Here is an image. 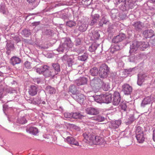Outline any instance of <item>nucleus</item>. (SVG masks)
<instances>
[{
	"label": "nucleus",
	"mask_w": 155,
	"mask_h": 155,
	"mask_svg": "<svg viewBox=\"0 0 155 155\" xmlns=\"http://www.w3.org/2000/svg\"><path fill=\"white\" fill-rule=\"evenodd\" d=\"M62 40L64 42L57 49V51L59 52H63L64 51H67L69 49L71 48L73 46V43L72 42L70 38H63Z\"/></svg>",
	"instance_id": "nucleus-1"
},
{
	"label": "nucleus",
	"mask_w": 155,
	"mask_h": 155,
	"mask_svg": "<svg viewBox=\"0 0 155 155\" xmlns=\"http://www.w3.org/2000/svg\"><path fill=\"white\" fill-rule=\"evenodd\" d=\"M99 74L100 77L102 78H106L107 76L108 72L109 71V68L105 64H100L98 65Z\"/></svg>",
	"instance_id": "nucleus-2"
},
{
	"label": "nucleus",
	"mask_w": 155,
	"mask_h": 155,
	"mask_svg": "<svg viewBox=\"0 0 155 155\" xmlns=\"http://www.w3.org/2000/svg\"><path fill=\"white\" fill-rule=\"evenodd\" d=\"M130 62H134L135 60V54H136V43L135 42L130 44Z\"/></svg>",
	"instance_id": "nucleus-3"
},
{
	"label": "nucleus",
	"mask_w": 155,
	"mask_h": 155,
	"mask_svg": "<svg viewBox=\"0 0 155 155\" xmlns=\"http://www.w3.org/2000/svg\"><path fill=\"white\" fill-rule=\"evenodd\" d=\"M134 6L133 1L132 0H127L120 7V9L123 11L127 10L129 9H132Z\"/></svg>",
	"instance_id": "nucleus-4"
},
{
	"label": "nucleus",
	"mask_w": 155,
	"mask_h": 155,
	"mask_svg": "<svg viewBox=\"0 0 155 155\" xmlns=\"http://www.w3.org/2000/svg\"><path fill=\"white\" fill-rule=\"evenodd\" d=\"M72 97L80 104H83L85 99L84 96L81 94L77 93L76 94L72 95Z\"/></svg>",
	"instance_id": "nucleus-5"
},
{
	"label": "nucleus",
	"mask_w": 155,
	"mask_h": 155,
	"mask_svg": "<svg viewBox=\"0 0 155 155\" xmlns=\"http://www.w3.org/2000/svg\"><path fill=\"white\" fill-rule=\"evenodd\" d=\"M102 83H103L102 81L99 78H94L91 81L90 85L93 87H101V85Z\"/></svg>",
	"instance_id": "nucleus-6"
},
{
	"label": "nucleus",
	"mask_w": 155,
	"mask_h": 155,
	"mask_svg": "<svg viewBox=\"0 0 155 155\" xmlns=\"http://www.w3.org/2000/svg\"><path fill=\"white\" fill-rule=\"evenodd\" d=\"M121 98L120 93L117 91L114 92V94L113 104L114 105H117L120 102Z\"/></svg>",
	"instance_id": "nucleus-7"
},
{
	"label": "nucleus",
	"mask_w": 155,
	"mask_h": 155,
	"mask_svg": "<svg viewBox=\"0 0 155 155\" xmlns=\"http://www.w3.org/2000/svg\"><path fill=\"white\" fill-rule=\"evenodd\" d=\"M132 90V87L128 84H124L122 86V91L125 95L130 94Z\"/></svg>",
	"instance_id": "nucleus-8"
},
{
	"label": "nucleus",
	"mask_w": 155,
	"mask_h": 155,
	"mask_svg": "<svg viewBox=\"0 0 155 155\" xmlns=\"http://www.w3.org/2000/svg\"><path fill=\"white\" fill-rule=\"evenodd\" d=\"M78 25L79 26V31L83 32L85 31L87 29L88 27L87 23V22H82L81 21H78Z\"/></svg>",
	"instance_id": "nucleus-9"
},
{
	"label": "nucleus",
	"mask_w": 155,
	"mask_h": 155,
	"mask_svg": "<svg viewBox=\"0 0 155 155\" xmlns=\"http://www.w3.org/2000/svg\"><path fill=\"white\" fill-rule=\"evenodd\" d=\"M49 67L47 65H42L39 67L36 66L35 68L36 72L39 74H43L44 75V73Z\"/></svg>",
	"instance_id": "nucleus-10"
},
{
	"label": "nucleus",
	"mask_w": 155,
	"mask_h": 155,
	"mask_svg": "<svg viewBox=\"0 0 155 155\" xmlns=\"http://www.w3.org/2000/svg\"><path fill=\"white\" fill-rule=\"evenodd\" d=\"M5 47V48L7 50L6 53L8 55L10 54L11 51L14 50V44L11 42L10 41H7Z\"/></svg>",
	"instance_id": "nucleus-11"
},
{
	"label": "nucleus",
	"mask_w": 155,
	"mask_h": 155,
	"mask_svg": "<svg viewBox=\"0 0 155 155\" xmlns=\"http://www.w3.org/2000/svg\"><path fill=\"white\" fill-rule=\"evenodd\" d=\"M89 36L92 40H97L100 37V34L97 30H93L90 31Z\"/></svg>",
	"instance_id": "nucleus-12"
},
{
	"label": "nucleus",
	"mask_w": 155,
	"mask_h": 155,
	"mask_svg": "<svg viewBox=\"0 0 155 155\" xmlns=\"http://www.w3.org/2000/svg\"><path fill=\"white\" fill-rule=\"evenodd\" d=\"M148 44L144 42L136 41V48L138 49L143 51L148 47Z\"/></svg>",
	"instance_id": "nucleus-13"
},
{
	"label": "nucleus",
	"mask_w": 155,
	"mask_h": 155,
	"mask_svg": "<svg viewBox=\"0 0 155 155\" xmlns=\"http://www.w3.org/2000/svg\"><path fill=\"white\" fill-rule=\"evenodd\" d=\"M86 113L91 115H96L99 113L97 109L93 107H88L86 109Z\"/></svg>",
	"instance_id": "nucleus-14"
},
{
	"label": "nucleus",
	"mask_w": 155,
	"mask_h": 155,
	"mask_svg": "<svg viewBox=\"0 0 155 155\" xmlns=\"http://www.w3.org/2000/svg\"><path fill=\"white\" fill-rule=\"evenodd\" d=\"M154 97L151 95L145 97L142 101L141 104V106L144 107L145 105L150 104V102L154 100Z\"/></svg>",
	"instance_id": "nucleus-15"
},
{
	"label": "nucleus",
	"mask_w": 155,
	"mask_h": 155,
	"mask_svg": "<svg viewBox=\"0 0 155 155\" xmlns=\"http://www.w3.org/2000/svg\"><path fill=\"white\" fill-rule=\"evenodd\" d=\"M125 38V35L124 34H120L114 37L112 39V42L114 43H117L121 41Z\"/></svg>",
	"instance_id": "nucleus-16"
},
{
	"label": "nucleus",
	"mask_w": 155,
	"mask_h": 155,
	"mask_svg": "<svg viewBox=\"0 0 155 155\" xmlns=\"http://www.w3.org/2000/svg\"><path fill=\"white\" fill-rule=\"evenodd\" d=\"M57 74L54 72L53 70L51 69H46L44 73V76L46 77H50L51 78H53L55 75Z\"/></svg>",
	"instance_id": "nucleus-17"
},
{
	"label": "nucleus",
	"mask_w": 155,
	"mask_h": 155,
	"mask_svg": "<svg viewBox=\"0 0 155 155\" xmlns=\"http://www.w3.org/2000/svg\"><path fill=\"white\" fill-rule=\"evenodd\" d=\"M143 34L146 38H151L155 35L154 31L151 29L145 31H143Z\"/></svg>",
	"instance_id": "nucleus-18"
},
{
	"label": "nucleus",
	"mask_w": 155,
	"mask_h": 155,
	"mask_svg": "<svg viewBox=\"0 0 155 155\" xmlns=\"http://www.w3.org/2000/svg\"><path fill=\"white\" fill-rule=\"evenodd\" d=\"M121 124V120H118L112 121L109 124V127L112 129H116Z\"/></svg>",
	"instance_id": "nucleus-19"
},
{
	"label": "nucleus",
	"mask_w": 155,
	"mask_h": 155,
	"mask_svg": "<svg viewBox=\"0 0 155 155\" xmlns=\"http://www.w3.org/2000/svg\"><path fill=\"white\" fill-rule=\"evenodd\" d=\"M136 139L139 143H142L145 140L143 132L141 131L139 134L136 133Z\"/></svg>",
	"instance_id": "nucleus-20"
},
{
	"label": "nucleus",
	"mask_w": 155,
	"mask_h": 155,
	"mask_svg": "<svg viewBox=\"0 0 155 155\" xmlns=\"http://www.w3.org/2000/svg\"><path fill=\"white\" fill-rule=\"evenodd\" d=\"M52 66L54 72L57 75L61 71L60 66L59 64L58 63H53L52 64Z\"/></svg>",
	"instance_id": "nucleus-21"
},
{
	"label": "nucleus",
	"mask_w": 155,
	"mask_h": 155,
	"mask_svg": "<svg viewBox=\"0 0 155 155\" xmlns=\"http://www.w3.org/2000/svg\"><path fill=\"white\" fill-rule=\"evenodd\" d=\"M26 131L27 132L34 135H36L38 132L37 128L33 127H27Z\"/></svg>",
	"instance_id": "nucleus-22"
},
{
	"label": "nucleus",
	"mask_w": 155,
	"mask_h": 155,
	"mask_svg": "<svg viewBox=\"0 0 155 155\" xmlns=\"http://www.w3.org/2000/svg\"><path fill=\"white\" fill-rule=\"evenodd\" d=\"M87 80L86 78L83 77L80 78L79 79L75 81V83L78 86L83 85L87 83Z\"/></svg>",
	"instance_id": "nucleus-23"
},
{
	"label": "nucleus",
	"mask_w": 155,
	"mask_h": 155,
	"mask_svg": "<svg viewBox=\"0 0 155 155\" xmlns=\"http://www.w3.org/2000/svg\"><path fill=\"white\" fill-rule=\"evenodd\" d=\"M102 16V18L98 23V25L100 27H102L103 24H105L109 22L106 15H103Z\"/></svg>",
	"instance_id": "nucleus-24"
},
{
	"label": "nucleus",
	"mask_w": 155,
	"mask_h": 155,
	"mask_svg": "<svg viewBox=\"0 0 155 155\" xmlns=\"http://www.w3.org/2000/svg\"><path fill=\"white\" fill-rule=\"evenodd\" d=\"M95 140L96 145H102L106 143V141L103 138L97 136L95 137Z\"/></svg>",
	"instance_id": "nucleus-25"
},
{
	"label": "nucleus",
	"mask_w": 155,
	"mask_h": 155,
	"mask_svg": "<svg viewBox=\"0 0 155 155\" xmlns=\"http://www.w3.org/2000/svg\"><path fill=\"white\" fill-rule=\"evenodd\" d=\"M67 142L71 144L78 146L79 145V143L75 139L72 137H68L66 138Z\"/></svg>",
	"instance_id": "nucleus-26"
},
{
	"label": "nucleus",
	"mask_w": 155,
	"mask_h": 155,
	"mask_svg": "<svg viewBox=\"0 0 155 155\" xmlns=\"http://www.w3.org/2000/svg\"><path fill=\"white\" fill-rule=\"evenodd\" d=\"M37 88L35 86L32 85L29 88L28 93L30 95L34 96L36 95L37 92Z\"/></svg>",
	"instance_id": "nucleus-27"
},
{
	"label": "nucleus",
	"mask_w": 155,
	"mask_h": 155,
	"mask_svg": "<svg viewBox=\"0 0 155 155\" xmlns=\"http://www.w3.org/2000/svg\"><path fill=\"white\" fill-rule=\"evenodd\" d=\"M137 76V84L138 85L141 86L144 81L146 75L144 74H138Z\"/></svg>",
	"instance_id": "nucleus-28"
},
{
	"label": "nucleus",
	"mask_w": 155,
	"mask_h": 155,
	"mask_svg": "<svg viewBox=\"0 0 155 155\" xmlns=\"http://www.w3.org/2000/svg\"><path fill=\"white\" fill-rule=\"evenodd\" d=\"M104 103H109L111 102L112 99L111 94L103 95Z\"/></svg>",
	"instance_id": "nucleus-29"
},
{
	"label": "nucleus",
	"mask_w": 155,
	"mask_h": 155,
	"mask_svg": "<svg viewBox=\"0 0 155 155\" xmlns=\"http://www.w3.org/2000/svg\"><path fill=\"white\" fill-rule=\"evenodd\" d=\"M147 4L150 10L155 9V0H148Z\"/></svg>",
	"instance_id": "nucleus-30"
},
{
	"label": "nucleus",
	"mask_w": 155,
	"mask_h": 155,
	"mask_svg": "<svg viewBox=\"0 0 155 155\" xmlns=\"http://www.w3.org/2000/svg\"><path fill=\"white\" fill-rule=\"evenodd\" d=\"M21 61V59L16 57H13L11 58L10 60V63L13 65L19 64Z\"/></svg>",
	"instance_id": "nucleus-31"
},
{
	"label": "nucleus",
	"mask_w": 155,
	"mask_h": 155,
	"mask_svg": "<svg viewBox=\"0 0 155 155\" xmlns=\"http://www.w3.org/2000/svg\"><path fill=\"white\" fill-rule=\"evenodd\" d=\"M0 12L5 15L7 14L8 13V9L4 3H2L0 5Z\"/></svg>",
	"instance_id": "nucleus-32"
},
{
	"label": "nucleus",
	"mask_w": 155,
	"mask_h": 155,
	"mask_svg": "<svg viewBox=\"0 0 155 155\" xmlns=\"http://www.w3.org/2000/svg\"><path fill=\"white\" fill-rule=\"evenodd\" d=\"M103 95H96L94 97L95 101L98 103H104Z\"/></svg>",
	"instance_id": "nucleus-33"
},
{
	"label": "nucleus",
	"mask_w": 155,
	"mask_h": 155,
	"mask_svg": "<svg viewBox=\"0 0 155 155\" xmlns=\"http://www.w3.org/2000/svg\"><path fill=\"white\" fill-rule=\"evenodd\" d=\"M90 73L92 76H97L99 73V70L97 67H94L90 70Z\"/></svg>",
	"instance_id": "nucleus-34"
},
{
	"label": "nucleus",
	"mask_w": 155,
	"mask_h": 155,
	"mask_svg": "<svg viewBox=\"0 0 155 155\" xmlns=\"http://www.w3.org/2000/svg\"><path fill=\"white\" fill-rule=\"evenodd\" d=\"M77 89L75 85H71L69 87V91L72 93V95L76 94Z\"/></svg>",
	"instance_id": "nucleus-35"
},
{
	"label": "nucleus",
	"mask_w": 155,
	"mask_h": 155,
	"mask_svg": "<svg viewBox=\"0 0 155 155\" xmlns=\"http://www.w3.org/2000/svg\"><path fill=\"white\" fill-rule=\"evenodd\" d=\"M46 90L50 94H55L56 91L54 88L50 86H47L46 87Z\"/></svg>",
	"instance_id": "nucleus-36"
},
{
	"label": "nucleus",
	"mask_w": 155,
	"mask_h": 155,
	"mask_svg": "<svg viewBox=\"0 0 155 155\" xmlns=\"http://www.w3.org/2000/svg\"><path fill=\"white\" fill-rule=\"evenodd\" d=\"M99 44L96 43H93L89 48V51L91 52H93L95 51L97 48L99 46Z\"/></svg>",
	"instance_id": "nucleus-37"
},
{
	"label": "nucleus",
	"mask_w": 155,
	"mask_h": 155,
	"mask_svg": "<svg viewBox=\"0 0 155 155\" xmlns=\"http://www.w3.org/2000/svg\"><path fill=\"white\" fill-rule=\"evenodd\" d=\"M128 120H126L125 122L127 125H128L131 123L134 120V115L131 114L128 118Z\"/></svg>",
	"instance_id": "nucleus-38"
},
{
	"label": "nucleus",
	"mask_w": 155,
	"mask_h": 155,
	"mask_svg": "<svg viewBox=\"0 0 155 155\" xmlns=\"http://www.w3.org/2000/svg\"><path fill=\"white\" fill-rule=\"evenodd\" d=\"M21 34L24 37H27L31 35V32L30 30L25 29L22 31Z\"/></svg>",
	"instance_id": "nucleus-39"
},
{
	"label": "nucleus",
	"mask_w": 155,
	"mask_h": 155,
	"mask_svg": "<svg viewBox=\"0 0 155 155\" xmlns=\"http://www.w3.org/2000/svg\"><path fill=\"white\" fill-rule=\"evenodd\" d=\"M87 54L86 53H84L82 55L78 56V59L81 61H84L87 60Z\"/></svg>",
	"instance_id": "nucleus-40"
},
{
	"label": "nucleus",
	"mask_w": 155,
	"mask_h": 155,
	"mask_svg": "<svg viewBox=\"0 0 155 155\" xmlns=\"http://www.w3.org/2000/svg\"><path fill=\"white\" fill-rule=\"evenodd\" d=\"M9 67L4 65L2 68L1 69V71L4 74H6L9 72L10 70Z\"/></svg>",
	"instance_id": "nucleus-41"
},
{
	"label": "nucleus",
	"mask_w": 155,
	"mask_h": 155,
	"mask_svg": "<svg viewBox=\"0 0 155 155\" xmlns=\"http://www.w3.org/2000/svg\"><path fill=\"white\" fill-rule=\"evenodd\" d=\"M72 118L74 119L81 118L83 116L80 113L75 112L72 113Z\"/></svg>",
	"instance_id": "nucleus-42"
},
{
	"label": "nucleus",
	"mask_w": 155,
	"mask_h": 155,
	"mask_svg": "<svg viewBox=\"0 0 155 155\" xmlns=\"http://www.w3.org/2000/svg\"><path fill=\"white\" fill-rule=\"evenodd\" d=\"M67 26L71 28L76 25V23L74 21L72 20H70L67 21L66 23Z\"/></svg>",
	"instance_id": "nucleus-43"
},
{
	"label": "nucleus",
	"mask_w": 155,
	"mask_h": 155,
	"mask_svg": "<svg viewBox=\"0 0 155 155\" xmlns=\"http://www.w3.org/2000/svg\"><path fill=\"white\" fill-rule=\"evenodd\" d=\"M94 120L98 122H101L104 121L105 120L104 117L101 116H97L94 117Z\"/></svg>",
	"instance_id": "nucleus-44"
},
{
	"label": "nucleus",
	"mask_w": 155,
	"mask_h": 155,
	"mask_svg": "<svg viewBox=\"0 0 155 155\" xmlns=\"http://www.w3.org/2000/svg\"><path fill=\"white\" fill-rule=\"evenodd\" d=\"M74 43L76 46H78L81 45L82 42L80 38H77L75 39Z\"/></svg>",
	"instance_id": "nucleus-45"
},
{
	"label": "nucleus",
	"mask_w": 155,
	"mask_h": 155,
	"mask_svg": "<svg viewBox=\"0 0 155 155\" xmlns=\"http://www.w3.org/2000/svg\"><path fill=\"white\" fill-rule=\"evenodd\" d=\"M91 134L87 132L83 134L84 138L87 141L90 140L91 137Z\"/></svg>",
	"instance_id": "nucleus-46"
},
{
	"label": "nucleus",
	"mask_w": 155,
	"mask_h": 155,
	"mask_svg": "<svg viewBox=\"0 0 155 155\" xmlns=\"http://www.w3.org/2000/svg\"><path fill=\"white\" fill-rule=\"evenodd\" d=\"M102 82L103 83L101 84V87H102L105 91H107L110 88V86L108 83H104L103 81Z\"/></svg>",
	"instance_id": "nucleus-47"
},
{
	"label": "nucleus",
	"mask_w": 155,
	"mask_h": 155,
	"mask_svg": "<svg viewBox=\"0 0 155 155\" xmlns=\"http://www.w3.org/2000/svg\"><path fill=\"white\" fill-rule=\"evenodd\" d=\"M33 104H39L41 102V98L38 97H37L33 98Z\"/></svg>",
	"instance_id": "nucleus-48"
},
{
	"label": "nucleus",
	"mask_w": 155,
	"mask_h": 155,
	"mask_svg": "<svg viewBox=\"0 0 155 155\" xmlns=\"http://www.w3.org/2000/svg\"><path fill=\"white\" fill-rule=\"evenodd\" d=\"M43 32L44 34L51 35L53 34V31L51 29L48 28L43 31Z\"/></svg>",
	"instance_id": "nucleus-49"
},
{
	"label": "nucleus",
	"mask_w": 155,
	"mask_h": 155,
	"mask_svg": "<svg viewBox=\"0 0 155 155\" xmlns=\"http://www.w3.org/2000/svg\"><path fill=\"white\" fill-rule=\"evenodd\" d=\"M27 120L24 117L18 118L17 120V122L20 124H25L27 122Z\"/></svg>",
	"instance_id": "nucleus-50"
},
{
	"label": "nucleus",
	"mask_w": 155,
	"mask_h": 155,
	"mask_svg": "<svg viewBox=\"0 0 155 155\" xmlns=\"http://www.w3.org/2000/svg\"><path fill=\"white\" fill-rule=\"evenodd\" d=\"M143 27V25L142 22L140 21L136 22V31L141 30Z\"/></svg>",
	"instance_id": "nucleus-51"
},
{
	"label": "nucleus",
	"mask_w": 155,
	"mask_h": 155,
	"mask_svg": "<svg viewBox=\"0 0 155 155\" xmlns=\"http://www.w3.org/2000/svg\"><path fill=\"white\" fill-rule=\"evenodd\" d=\"M74 63V61L73 59L71 57L66 62L67 64L69 67H71Z\"/></svg>",
	"instance_id": "nucleus-52"
},
{
	"label": "nucleus",
	"mask_w": 155,
	"mask_h": 155,
	"mask_svg": "<svg viewBox=\"0 0 155 155\" xmlns=\"http://www.w3.org/2000/svg\"><path fill=\"white\" fill-rule=\"evenodd\" d=\"M119 107V108H121L122 110L124 111H125L126 110L127 106L126 104L124 102H122L120 104Z\"/></svg>",
	"instance_id": "nucleus-53"
},
{
	"label": "nucleus",
	"mask_w": 155,
	"mask_h": 155,
	"mask_svg": "<svg viewBox=\"0 0 155 155\" xmlns=\"http://www.w3.org/2000/svg\"><path fill=\"white\" fill-rule=\"evenodd\" d=\"M70 58V56L66 54L61 57V59L63 62L65 63Z\"/></svg>",
	"instance_id": "nucleus-54"
},
{
	"label": "nucleus",
	"mask_w": 155,
	"mask_h": 155,
	"mask_svg": "<svg viewBox=\"0 0 155 155\" xmlns=\"http://www.w3.org/2000/svg\"><path fill=\"white\" fill-rule=\"evenodd\" d=\"M24 65L25 67L27 69H30L31 68L30 62L27 61L25 62Z\"/></svg>",
	"instance_id": "nucleus-55"
},
{
	"label": "nucleus",
	"mask_w": 155,
	"mask_h": 155,
	"mask_svg": "<svg viewBox=\"0 0 155 155\" xmlns=\"http://www.w3.org/2000/svg\"><path fill=\"white\" fill-rule=\"evenodd\" d=\"M117 64H118V67L120 69H122L124 65V63L122 60H120L117 61Z\"/></svg>",
	"instance_id": "nucleus-56"
},
{
	"label": "nucleus",
	"mask_w": 155,
	"mask_h": 155,
	"mask_svg": "<svg viewBox=\"0 0 155 155\" xmlns=\"http://www.w3.org/2000/svg\"><path fill=\"white\" fill-rule=\"evenodd\" d=\"M120 49V48L119 46L117 45H114L111 48V50L113 51H116L119 50Z\"/></svg>",
	"instance_id": "nucleus-57"
},
{
	"label": "nucleus",
	"mask_w": 155,
	"mask_h": 155,
	"mask_svg": "<svg viewBox=\"0 0 155 155\" xmlns=\"http://www.w3.org/2000/svg\"><path fill=\"white\" fill-rule=\"evenodd\" d=\"M72 113H69L68 112H66L64 114V117L66 118H72Z\"/></svg>",
	"instance_id": "nucleus-58"
},
{
	"label": "nucleus",
	"mask_w": 155,
	"mask_h": 155,
	"mask_svg": "<svg viewBox=\"0 0 155 155\" xmlns=\"http://www.w3.org/2000/svg\"><path fill=\"white\" fill-rule=\"evenodd\" d=\"M99 15L98 14H95L92 16V18L97 22V21L99 18Z\"/></svg>",
	"instance_id": "nucleus-59"
},
{
	"label": "nucleus",
	"mask_w": 155,
	"mask_h": 155,
	"mask_svg": "<svg viewBox=\"0 0 155 155\" xmlns=\"http://www.w3.org/2000/svg\"><path fill=\"white\" fill-rule=\"evenodd\" d=\"M134 68H130L129 69H125L124 71V73L126 74H130V72H131Z\"/></svg>",
	"instance_id": "nucleus-60"
},
{
	"label": "nucleus",
	"mask_w": 155,
	"mask_h": 155,
	"mask_svg": "<svg viewBox=\"0 0 155 155\" xmlns=\"http://www.w3.org/2000/svg\"><path fill=\"white\" fill-rule=\"evenodd\" d=\"M141 131H143V129L140 126H138L137 129H136V133L139 134V133H141Z\"/></svg>",
	"instance_id": "nucleus-61"
},
{
	"label": "nucleus",
	"mask_w": 155,
	"mask_h": 155,
	"mask_svg": "<svg viewBox=\"0 0 155 155\" xmlns=\"http://www.w3.org/2000/svg\"><path fill=\"white\" fill-rule=\"evenodd\" d=\"M35 82L37 83V84H39L41 82V79L40 78H35L34 79Z\"/></svg>",
	"instance_id": "nucleus-62"
},
{
	"label": "nucleus",
	"mask_w": 155,
	"mask_h": 155,
	"mask_svg": "<svg viewBox=\"0 0 155 155\" xmlns=\"http://www.w3.org/2000/svg\"><path fill=\"white\" fill-rule=\"evenodd\" d=\"M14 40L17 43L18 42L20 41L19 38L18 36L15 37L13 38Z\"/></svg>",
	"instance_id": "nucleus-63"
},
{
	"label": "nucleus",
	"mask_w": 155,
	"mask_h": 155,
	"mask_svg": "<svg viewBox=\"0 0 155 155\" xmlns=\"http://www.w3.org/2000/svg\"><path fill=\"white\" fill-rule=\"evenodd\" d=\"M153 141L155 142V127L153 128Z\"/></svg>",
	"instance_id": "nucleus-64"
}]
</instances>
